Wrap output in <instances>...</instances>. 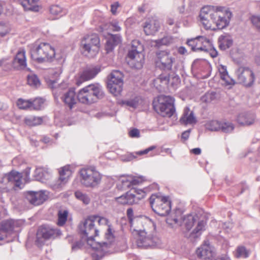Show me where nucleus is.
I'll return each mask as SVG.
<instances>
[{"label":"nucleus","instance_id":"39448f33","mask_svg":"<svg viewBox=\"0 0 260 260\" xmlns=\"http://www.w3.org/2000/svg\"><path fill=\"white\" fill-rule=\"evenodd\" d=\"M79 173L81 182L85 187L94 188L101 182L102 175L93 167L83 168Z\"/></svg>","mask_w":260,"mask_h":260},{"label":"nucleus","instance_id":"6ab92c4d","mask_svg":"<svg viewBox=\"0 0 260 260\" xmlns=\"http://www.w3.org/2000/svg\"><path fill=\"white\" fill-rule=\"evenodd\" d=\"M146 181V179L143 176H124L120 178L121 184H119L118 187L121 189L126 190L132 185H139Z\"/></svg>","mask_w":260,"mask_h":260},{"label":"nucleus","instance_id":"f03ea898","mask_svg":"<svg viewBox=\"0 0 260 260\" xmlns=\"http://www.w3.org/2000/svg\"><path fill=\"white\" fill-rule=\"evenodd\" d=\"M143 51V45L139 41H132L126 54L127 64L132 69L141 70L143 68L145 63V55Z\"/></svg>","mask_w":260,"mask_h":260},{"label":"nucleus","instance_id":"338daca9","mask_svg":"<svg viewBox=\"0 0 260 260\" xmlns=\"http://www.w3.org/2000/svg\"><path fill=\"white\" fill-rule=\"evenodd\" d=\"M206 52L209 53L212 58H215L218 55V51L213 46L210 49H208V51Z\"/></svg>","mask_w":260,"mask_h":260},{"label":"nucleus","instance_id":"13d9d810","mask_svg":"<svg viewBox=\"0 0 260 260\" xmlns=\"http://www.w3.org/2000/svg\"><path fill=\"white\" fill-rule=\"evenodd\" d=\"M10 29L8 25L3 22H0V36L2 37H5L6 35L9 33Z\"/></svg>","mask_w":260,"mask_h":260},{"label":"nucleus","instance_id":"aec40b11","mask_svg":"<svg viewBox=\"0 0 260 260\" xmlns=\"http://www.w3.org/2000/svg\"><path fill=\"white\" fill-rule=\"evenodd\" d=\"M101 66L95 65L87 67L81 73L79 79L77 81L78 86L80 85L82 81H86L94 78L101 71Z\"/></svg>","mask_w":260,"mask_h":260},{"label":"nucleus","instance_id":"b1692460","mask_svg":"<svg viewBox=\"0 0 260 260\" xmlns=\"http://www.w3.org/2000/svg\"><path fill=\"white\" fill-rule=\"evenodd\" d=\"M109 37L105 44L107 53L112 52L115 47L122 42V37L119 34H109Z\"/></svg>","mask_w":260,"mask_h":260},{"label":"nucleus","instance_id":"bb28decb","mask_svg":"<svg viewBox=\"0 0 260 260\" xmlns=\"http://www.w3.org/2000/svg\"><path fill=\"white\" fill-rule=\"evenodd\" d=\"M76 95L75 88L71 87L61 97L62 101L68 106L70 109H72L73 106L76 104Z\"/></svg>","mask_w":260,"mask_h":260},{"label":"nucleus","instance_id":"c9c22d12","mask_svg":"<svg viewBox=\"0 0 260 260\" xmlns=\"http://www.w3.org/2000/svg\"><path fill=\"white\" fill-rule=\"evenodd\" d=\"M140 191L142 193L141 197H137L136 194L131 192H126V204L128 205L137 204L141 199L144 198L145 196V192L143 190H140Z\"/></svg>","mask_w":260,"mask_h":260},{"label":"nucleus","instance_id":"9b49d317","mask_svg":"<svg viewBox=\"0 0 260 260\" xmlns=\"http://www.w3.org/2000/svg\"><path fill=\"white\" fill-rule=\"evenodd\" d=\"M82 53L87 55L90 53L95 54L99 52L101 45L98 34H93L84 37L81 42Z\"/></svg>","mask_w":260,"mask_h":260},{"label":"nucleus","instance_id":"a18cd8bd","mask_svg":"<svg viewBox=\"0 0 260 260\" xmlns=\"http://www.w3.org/2000/svg\"><path fill=\"white\" fill-rule=\"evenodd\" d=\"M72 170L70 165H67L61 167L59 170L60 178H65L68 180V178L72 174Z\"/></svg>","mask_w":260,"mask_h":260},{"label":"nucleus","instance_id":"473e14b6","mask_svg":"<svg viewBox=\"0 0 260 260\" xmlns=\"http://www.w3.org/2000/svg\"><path fill=\"white\" fill-rule=\"evenodd\" d=\"M17 226V221L12 219L5 221L2 224V234H11Z\"/></svg>","mask_w":260,"mask_h":260},{"label":"nucleus","instance_id":"09e8293b","mask_svg":"<svg viewBox=\"0 0 260 260\" xmlns=\"http://www.w3.org/2000/svg\"><path fill=\"white\" fill-rule=\"evenodd\" d=\"M203 62H204L206 64V66L207 67V68H208V69L209 70V71H210V73H211V65L207 61H206V59H195L192 63V67H194V68H198L199 67V66L200 65H201ZM210 75V73H209V74L205 76L204 77V78H207L209 77V76Z\"/></svg>","mask_w":260,"mask_h":260},{"label":"nucleus","instance_id":"2eb2a0df","mask_svg":"<svg viewBox=\"0 0 260 260\" xmlns=\"http://www.w3.org/2000/svg\"><path fill=\"white\" fill-rule=\"evenodd\" d=\"M211 44V40L203 36H198L195 38L188 39L186 44L190 47L192 52L204 51L208 52V49L206 48L205 44Z\"/></svg>","mask_w":260,"mask_h":260},{"label":"nucleus","instance_id":"8fccbe9b","mask_svg":"<svg viewBox=\"0 0 260 260\" xmlns=\"http://www.w3.org/2000/svg\"><path fill=\"white\" fill-rule=\"evenodd\" d=\"M75 196L78 200L82 201L85 205L88 204L90 202V199L89 197L87 194L83 193L81 191H76L75 192Z\"/></svg>","mask_w":260,"mask_h":260},{"label":"nucleus","instance_id":"423d86ee","mask_svg":"<svg viewBox=\"0 0 260 260\" xmlns=\"http://www.w3.org/2000/svg\"><path fill=\"white\" fill-rule=\"evenodd\" d=\"M149 201L152 210L158 215L165 216L169 213L171 210V202L168 197L157 193L151 196Z\"/></svg>","mask_w":260,"mask_h":260},{"label":"nucleus","instance_id":"ddd939ff","mask_svg":"<svg viewBox=\"0 0 260 260\" xmlns=\"http://www.w3.org/2000/svg\"><path fill=\"white\" fill-rule=\"evenodd\" d=\"M153 109L163 117H171L175 112L174 99L171 96L166 98L164 102L153 105Z\"/></svg>","mask_w":260,"mask_h":260},{"label":"nucleus","instance_id":"e2e57ef3","mask_svg":"<svg viewBox=\"0 0 260 260\" xmlns=\"http://www.w3.org/2000/svg\"><path fill=\"white\" fill-rule=\"evenodd\" d=\"M155 46L158 48H160L162 45H167V40L166 38L156 40L155 41Z\"/></svg>","mask_w":260,"mask_h":260},{"label":"nucleus","instance_id":"69168bd1","mask_svg":"<svg viewBox=\"0 0 260 260\" xmlns=\"http://www.w3.org/2000/svg\"><path fill=\"white\" fill-rule=\"evenodd\" d=\"M116 201L119 204L125 205L126 204V194L115 198Z\"/></svg>","mask_w":260,"mask_h":260},{"label":"nucleus","instance_id":"603ef678","mask_svg":"<svg viewBox=\"0 0 260 260\" xmlns=\"http://www.w3.org/2000/svg\"><path fill=\"white\" fill-rule=\"evenodd\" d=\"M27 82L29 85L36 87L41 84L40 81L36 74L28 75Z\"/></svg>","mask_w":260,"mask_h":260},{"label":"nucleus","instance_id":"412c9836","mask_svg":"<svg viewBox=\"0 0 260 260\" xmlns=\"http://www.w3.org/2000/svg\"><path fill=\"white\" fill-rule=\"evenodd\" d=\"M27 201L32 205L38 206L42 204L48 198V192L41 190L38 192L28 191L26 195Z\"/></svg>","mask_w":260,"mask_h":260},{"label":"nucleus","instance_id":"4d7b16f0","mask_svg":"<svg viewBox=\"0 0 260 260\" xmlns=\"http://www.w3.org/2000/svg\"><path fill=\"white\" fill-rule=\"evenodd\" d=\"M249 20L252 25L258 31L260 30V16L252 15L249 17Z\"/></svg>","mask_w":260,"mask_h":260},{"label":"nucleus","instance_id":"6e6d98bb","mask_svg":"<svg viewBox=\"0 0 260 260\" xmlns=\"http://www.w3.org/2000/svg\"><path fill=\"white\" fill-rule=\"evenodd\" d=\"M119 103L121 105H126L133 108H136L138 105V101L135 99H130L128 100H121Z\"/></svg>","mask_w":260,"mask_h":260},{"label":"nucleus","instance_id":"774afa93","mask_svg":"<svg viewBox=\"0 0 260 260\" xmlns=\"http://www.w3.org/2000/svg\"><path fill=\"white\" fill-rule=\"evenodd\" d=\"M119 6V3L118 2H116L111 4V12L113 15H115L117 12V9Z\"/></svg>","mask_w":260,"mask_h":260},{"label":"nucleus","instance_id":"e433bc0d","mask_svg":"<svg viewBox=\"0 0 260 260\" xmlns=\"http://www.w3.org/2000/svg\"><path fill=\"white\" fill-rule=\"evenodd\" d=\"M67 181H68L66 178L59 177L58 179L51 183L50 184V187L54 191H59L63 189Z\"/></svg>","mask_w":260,"mask_h":260},{"label":"nucleus","instance_id":"a19ab883","mask_svg":"<svg viewBox=\"0 0 260 260\" xmlns=\"http://www.w3.org/2000/svg\"><path fill=\"white\" fill-rule=\"evenodd\" d=\"M16 104L19 109L22 110L31 109V100H24L19 98L17 100Z\"/></svg>","mask_w":260,"mask_h":260},{"label":"nucleus","instance_id":"f3484780","mask_svg":"<svg viewBox=\"0 0 260 260\" xmlns=\"http://www.w3.org/2000/svg\"><path fill=\"white\" fill-rule=\"evenodd\" d=\"M232 16V13L228 10H225L222 15L217 13H213L210 15V19L216 24L217 28L222 29L226 28L230 23V21Z\"/></svg>","mask_w":260,"mask_h":260},{"label":"nucleus","instance_id":"0e129e2a","mask_svg":"<svg viewBox=\"0 0 260 260\" xmlns=\"http://www.w3.org/2000/svg\"><path fill=\"white\" fill-rule=\"evenodd\" d=\"M137 157L135 152L130 153L125 155L122 160L125 161H132L134 158Z\"/></svg>","mask_w":260,"mask_h":260},{"label":"nucleus","instance_id":"864d4df0","mask_svg":"<svg viewBox=\"0 0 260 260\" xmlns=\"http://www.w3.org/2000/svg\"><path fill=\"white\" fill-rule=\"evenodd\" d=\"M249 255V252L244 246H239L236 250V256L237 257L246 258Z\"/></svg>","mask_w":260,"mask_h":260},{"label":"nucleus","instance_id":"ea45409f","mask_svg":"<svg viewBox=\"0 0 260 260\" xmlns=\"http://www.w3.org/2000/svg\"><path fill=\"white\" fill-rule=\"evenodd\" d=\"M245 157H247L251 162H260V148L256 152L248 151L245 155Z\"/></svg>","mask_w":260,"mask_h":260},{"label":"nucleus","instance_id":"7c9ffc66","mask_svg":"<svg viewBox=\"0 0 260 260\" xmlns=\"http://www.w3.org/2000/svg\"><path fill=\"white\" fill-rule=\"evenodd\" d=\"M218 71L221 79L225 82L226 85H233L235 84V80L229 75L226 66L220 64L218 68Z\"/></svg>","mask_w":260,"mask_h":260},{"label":"nucleus","instance_id":"bf43d9fd","mask_svg":"<svg viewBox=\"0 0 260 260\" xmlns=\"http://www.w3.org/2000/svg\"><path fill=\"white\" fill-rule=\"evenodd\" d=\"M171 81L172 85H177L180 82V78L179 75L172 71L171 72Z\"/></svg>","mask_w":260,"mask_h":260},{"label":"nucleus","instance_id":"680f3d73","mask_svg":"<svg viewBox=\"0 0 260 260\" xmlns=\"http://www.w3.org/2000/svg\"><path fill=\"white\" fill-rule=\"evenodd\" d=\"M171 72H167L168 73L166 74L162 73L159 76V79L161 82L166 81L169 83L171 81Z\"/></svg>","mask_w":260,"mask_h":260},{"label":"nucleus","instance_id":"dca6fc26","mask_svg":"<svg viewBox=\"0 0 260 260\" xmlns=\"http://www.w3.org/2000/svg\"><path fill=\"white\" fill-rule=\"evenodd\" d=\"M136 224L131 230L136 232L137 234L140 233H146V234H156V226L154 222L149 218L136 220Z\"/></svg>","mask_w":260,"mask_h":260},{"label":"nucleus","instance_id":"4be33fe9","mask_svg":"<svg viewBox=\"0 0 260 260\" xmlns=\"http://www.w3.org/2000/svg\"><path fill=\"white\" fill-rule=\"evenodd\" d=\"M196 254L200 258L211 260L215 255V250L209 241H207L197 249Z\"/></svg>","mask_w":260,"mask_h":260},{"label":"nucleus","instance_id":"c756f323","mask_svg":"<svg viewBox=\"0 0 260 260\" xmlns=\"http://www.w3.org/2000/svg\"><path fill=\"white\" fill-rule=\"evenodd\" d=\"M219 48L222 51L231 47L233 45V40L230 36L222 35L218 39Z\"/></svg>","mask_w":260,"mask_h":260},{"label":"nucleus","instance_id":"9d476101","mask_svg":"<svg viewBox=\"0 0 260 260\" xmlns=\"http://www.w3.org/2000/svg\"><path fill=\"white\" fill-rule=\"evenodd\" d=\"M21 177L20 173L15 171L5 174L0 179V191L7 192L12 188L16 189V187H20Z\"/></svg>","mask_w":260,"mask_h":260},{"label":"nucleus","instance_id":"f704fd0d","mask_svg":"<svg viewBox=\"0 0 260 260\" xmlns=\"http://www.w3.org/2000/svg\"><path fill=\"white\" fill-rule=\"evenodd\" d=\"M115 231L112 225V224L109 225V226H108V229L106 231V232L105 233V238L108 241V246H104L103 249L102 248H99V249H95L98 251H104V252H106V249L109 247L110 243H111L112 242H113L115 239ZM106 243V242H105Z\"/></svg>","mask_w":260,"mask_h":260},{"label":"nucleus","instance_id":"f257e3e1","mask_svg":"<svg viewBox=\"0 0 260 260\" xmlns=\"http://www.w3.org/2000/svg\"><path fill=\"white\" fill-rule=\"evenodd\" d=\"M97 221L100 225H106L109 226L111 224L109 220L106 217L98 215H92L89 216L80 222L79 225V229L82 238L85 237L89 245L93 249H99L107 246L108 243L96 241L94 238L99 235V231L95 227L94 222Z\"/></svg>","mask_w":260,"mask_h":260},{"label":"nucleus","instance_id":"58836bf2","mask_svg":"<svg viewBox=\"0 0 260 260\" xmlns=\"http://www.w3.org/2000/svg\"><path fill=\"white\" fill-rule=\"evenodd\" d=\"M50 13L56 16L54 19H58L67 14V11L63 9L58 5H52L49 9Z\"/></svg>","mask_w":260,"mask_h":260},{"label":"nucleus","instance_id":"6e6552de","mask_svg":"<svg viewBox=\"0 0 260 260\" xmlns=\"http://www.w3.org/2000/svg\"><path fill=\"white\" fill-rule=\"evenodd\" d=\"M175 61V57H173L168 51L159 50L156 52L155 67L163 72L167 73L172 71Z\"/></svg>","mask_w":260,"mask_h":260},{"label":"nucleus","instance_id":"f8f14e48","mask_svg":"<svg viewBox=\"0 0 260 260\" xmlns=\"http://www.w3.org/2000/svg\"><path fill=\"white\" fill-rule=\"evenodd\" d=\"M136 244L138 247L148 248L157 246L161 244V240L156 234H146V233L137 234Z\"/></svg>","mask_w":260,"mask_h":260},{"label":"nucleus","instance_id":"5fc2aeb1","mask_svg":"<svg viewBox=\"0 0 260 260\" xmlns=\"http://www.w3.org/2000/svg\"><path fill=\"white\" fill-rule=\"evenodd\" d=\"M127 216L129 219V223L131 224V229L136 224V220H140L141 219H134V212L132 208H129L126 211Z\"/></svg>","mask_w":260,"mask_h":260},{"label":"nucleus","instance_id":"4c0bfd02","mask_svg":"<svg viewBox=\"0 0 260 260\" xmlns=\"http://www.w3.org/2000/svg\"><path fill=\"white\" fill-rule=\"evenodd\" d=\"M24 123L29 126H35L42 123L43 121L42 117L31 116L24 118Z\"/></svg>","mask_w":260,"mask_h":260},{"label":"nucleus","instance_id":"1a4fd4ad","mask_svg":"<svg viewBox=\"0 0 260 260\" xmlns=\"http://www.w3.org/2000/svg\"><path fill=\"white\" fill-rule=\"evenodd\" d=\"M123 74L118 70L113 71L109 75L107 81V87L114 96L121 94L123 90Z\"/></svg>","mask_w":260,"mask_h":260},{"label":"nucleus","instance_id":"c03bdc74","mask_svg":"<svg viewBox=\"0 0 260 260\" xmlns=\"http://www.w3.org/2000/svg\"><path fill=\"white\" fill-rule=\"evenodd\" d=\"M72 170L70 165H67L61 167L59 170L60 178H65L68 180V178L72 174Z\"/></svg>","mask_w":260,"mask_h":260},{"label":"nucleus","instance_id":"de8ad7c7","mask_svg":"<svg viewBox=\"0 0 260 260\" xmlns=\"http://www.w3.org/2000/svg\"><path fill=\"white\" fill-rule=\"evenodd\" d=\"M217 95L216 91H208L202 97V100L206 103H210L216 99Z\"/></svg>","mask_w":260,"mask_h":260},{"label":"nucleus","instance_id":"79ce46f5","mask_svg":"<svg viewBox=\"0 0 260 260\" xmlns=\"http://www.w3.org/2000/svg\"><path fill=\"white\" fill-rule=\"evenodd\" d=\"M156 146L155 145H152L150 147L135 152L136 157L138 156L143 155L149 153L150 156H154L156 154L154 150L156 149Z\"/></svg>","mask_w":260,"mask_h":260},{"label":"nucleus","instance_id":"393cba45","mask_svg":"<svg viewBox=\"0 0 260 260\" xmlns=\"http://www.w3.org/2000/svg\"><path fill=\"white\" fill-rule=\"evenodd\" d=\"M205 225L206 222L204 220L199 221L196 228L190 233L186 234L185 236L192 242H196L205 230Z\"/></svg>","mask_w":260,"mask_h":260},{"label":"nucleus","instance_id":"5701e85b","mask_svg":"<svg viewBox=\"0 0 260 260\" xmlns=\"http://www.w3.org/2000/svg\"><path fill=\"white\" fill-rule=\"evenodd\" d=\"M214 6H206L203 7L200 11L199 15L200 20L206 29H209L210 27V25L209 24V18H210V15L214 13Z\"/></svg>","mask_w":260,"mask_h":260},{"label":"nucleus","instance_id":"72a5a7b5","mask_svg":"<svg viewBox=\"0 0 260 260\" xmlns=\"http://www.w3.org/2000/svg\"><path fill=\"white\" fill-rule=\"evenodd\" d=\"M39 0H20L21 5L23 6L25 11L38 12L39 7L36 3Z\"/></svg>","mask_w":260,"mask_h":260},{"label":"nucleus","instance_id":"20e7f679","mask_svg":"<svg viewBox=\"0 0 260 260\" xmlns=\"http://www.w3.org/2000/svg\"><path fill=\"white\" fill-rule=\"evenodd\" d=\"M55 49L49 44L42 43L31 51V58L38 63L52 62L55 58Z\"/></svg>","mask_w":260,"mask_h":260},{"label":"nucleus","instance_id":"2f4dec72","mask_svg":"<svg viewBox=\"0 0 260 260\" xmlns=\"http://www.w3.org/2000/svg\"><path fill=\"white\" fill-rule=\"evenodd\" d=\"M19 64V67L21 69H23L26 67V59L25 55V52L19 51L13 60V67L14 69L18 70L17 67L16 66V64Z\"/></svg>","mask_w":260,"mask_h":260},{"label":"nucleus","instance_id":"cd10ccee","mask_svg":"<svg viewBox=\"0 0 260 260\" xmlns=\"http://www.w3.org/2000/svg\"><path fill=\"white\" fill-rule=\"evenodd\" d=\"M180 122L185 125L197 123V120L194 112L192 111H190L188 107H186L184 109L183 113L180 119Z\"/></svg>","mask_w":260,"mask_h":260},{"label":"nucleus","instance_id":"49530a36","mask_svg":"<svg viewBox=\"0 0 260 260\" xmlns=\"http://www.w3.org/2000/svg\"><path fill=\"white\" fill-rule=\"evenodd\" d=\"M68 211L66 210H60L58 212L57 224L59 226L63 225L67 221Z\"/></svg>","mask_w":260,"mask_h":260},{"label":"nucleus","instance_id":"4468645a","mask_svg":"<svg viewBox=\"0 0 260 260\" xmlns=\"http://www.w3.org/2000/svg\"><path fill=\"white\" fill-rule=\"evenodd\" d=\"M205 128L206 130L211 132L221 131L224 133H229L234 130V125L230 122H221L212 120L206 122Z\"/></svg>","mask_w":260,"mask_h":260},{"label":"nucleus","instance_id":"052dcab7","mask_svg":"<svg viewBox=\"0 0 260 260\" xmlns=\"http://www.w3.org/2000/svg\"><path fill=\"white\" fill-rule=\"evenodd\" d=\"M128 135L131 138H138L140 137V131L137 128H132L128 132Z\"/></svg>","mask_w":260,"mask_h":260},{"label":"nucleus","instance_id":"3c124183","mask_svg":"<svg viewBox=\"0 0 260 260\" xmlns=\"http://www.w3.org/2000/svg\"><path fill=\"white\" fill-rule=\"evenodd\" d=\"M44 101L42 98H36L33 101H31V109L35 110H40L42 108V105L44 104Z\"/></svg>","mask_w":260,"mask_h":260},{"label":"nucleus","instance_id":"37998d69","mask_svg":"<svg viewBox=\"0 0 260 260\" xmlns=\"http://www.w3.org/2000/svg\"><path fill=\"white\" fill-rule=\"evenodd\" d=\"M195 221L194 217L192 215H187L184 216L182 219V224L186 230H189L193 225Z\"/></svg>","mask_w":260,"mask_h":260},{"label":"nucleus","instance_id":"c85d7f7f","mask_svg":"<svg viewBox=\"0 0 260 260\" xmlns=\"http://www.w3.org/2000/svg\"><path fill=\"white\" fill-rule=\"evenodd\" d=\"M159 27L158 21L155 20L146 21L143 25L144 32L147 36L154 35Z\"/></svg>","mask_w":260,"mask_h":260},{"label":"nucleus","instance_id":"a211bd4d","mask_svg":"<svg viewBox=\"0 0 260 260\" xmlns=\"http://www.w3.org/2000/svg\"><path fill=\"white\" fill-rule=\"evenodd\" d=\"M237 76L238 82L247 87H251L255 80L254 73L247 67L243 68L241 72L240 69H239L237 72Z\"/></svg>","mask_w":260,"mask_h":260},{"label":"nucleus","instance_id":"0eeeda50","mask_svg":"<svg viewBox=\"0 0 260 260\" xmlns=\"http://www.w3.org/2000/svg\"><path fill=\"white\" fill-rule=\"evenodd\" d=\"M61 234L60 231L51 225H43L40 226L36 235V244L42 247L47 240L53 239Z\"/></svg>","mask_w":260,"mask_h":260},{"label":"nucleus","instance_id":"a878e982","mask_svg":"<svg viewBox=\"0 0 260 260\" xmlns=\"http://www.w3.org/2000/svg\"><path fill=\"white\" fill-rule=\"evenodd\" d=\"M255 115L252 112L240 113L237 117V122L241 125H250L255 120Z\"/></svg>","mask_w":260,"mask_h":260},{"label":"nucleus","instance_id":"7ed1b4c3","mask_svg":"<svg viewBox=\"0 0 260 260\" xmlns=\"http://www.w3.org/2000/svg\"><path fill=\"white\" fill-rule=\"evenodd\" d=\"M104 92L102 87L99 85L90 84L81 89L77 94L80 102L84 104L94 103L104 96Z\"/></svg>","mask_w":260,"mask_h":260}]
</instances>
